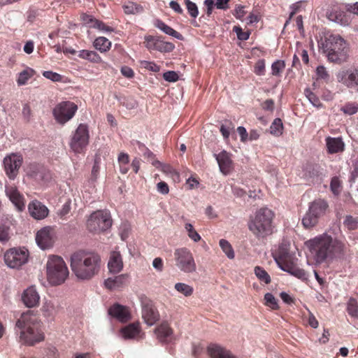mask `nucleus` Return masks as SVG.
I'll list each match as a JSON object with an SVG mask.
<instances>
[{
	"mask_svg": "<svg viewBox=\"0 0 358 358\" xmlns=\"http://www.w3.org/2000/svg\"><path fill=\"white\" fill-rule=\"evenodd\" d=\"M30 215L36 220H43L48 215V208L38 200H33L28 205Z\"/></svg>",
	"mask_w": 358,
	"mask_h": 358,
	"instance_id": "obj_20",
	"label": "nucleus"
},
{
	"mask_svg": "<svg viewBox=\"0 0 358 358\" xmlns=\"http://www.w3.org/2000/svg\"><path fill=\"white\" fill-rule=\"evenodd\" d=\"M255 274L260 281L266 284H269L271 281L268 273L261 266H257L255 268Z\"/></svg>",
	"mask_w": 358,
	"mask_h": 358,
	"instance_id": "obj_39",
	"label": "nucleus"
},
{
	"mask_svg": "<svg viewBox=\"0 0 358 358\" xmlns=\"http://www.w3.org/2000/svg\"><path fill=\"white\" fill-rule=\"evenodd\" d=\"M346 115H354L358 111V102H348L341 109Z\"/></svg>",
	"mask_w": 358,
	"mask_h": 358,
	"instance_id": "obj_43",
	"label": "nucleus"
},
{
	"mask_svg": "<svg viewBox=\"0 0 358 358\" xmlns=\"http://www.w3.org/2000/svg\"><path fill=\"white\" fill-rule=\"evenodd\" d=\"M264 300L265 306L270 307L273 310H278L279 308L278 300L274 297V296L272 294L266 293L264 295Z\"/></svg>",
	"mask_w": 358,
	"mask_h": 358,
	"instance_id": "obj_45",
	"label": "nucleus"
},
{
	"mask_svg": "<svg viewBox=\"0 0 358 358\" xmlns=\"http://www.w3.org/2000/svg\"><path fill=\"white\" fill-rule=\"evenodd\" d=\"M273 258L282 270L288 268V266L294 262V257L289 252V245L285 243L279 245L273 253Z\"/></svg>",
	"mask_w": 358,
	"mask_h": 358,
	"instance_id": "obj_14",
	"label": "nucleus"
},
{
	"mask_svg": "<svg viewBox=\"0 0 358 358\" xmlns=\"http://www.w3.org/2000/svg\"><path fill=\"white\" fill-rule=\"evenodd\" d=\"M121 73L126 78H131L134 76V72L131 68L124 66L121 68Z\"/></svg>",
	"mask_w": 358,
	"mask_h": 358,
	"instance_id": "obj_64",
	"label": "nucleus"
},
{
	"mask_svg": "<svg viewBox=\"0 0 358 358\" xmlns=\"http://www.w3.org/2000/svg\"><path fill=\"white\" fill-rule=\"evenodd\" d=\"M41 311L45 317H52L55 313V307L51 301H45L41 308Z\"/></svg>",
	"mask_w": 358,
	"mask_h": 358,
	"instance_id": "obj_44",
	"label": "nucleus"
},
{
	"mask_svg": "<svg viewBox=\"0 0 358 358\" xmlns=\"http://www.w3.org/2000/svg\"><path fill=\"white\" fill-rule=\"evenodd\" d=\"M174 259L176 266L182 272L194 273L196 265L192 252L187 248H177L174 251Z\"/></svg>",
	"mask_w": 358,
	"mask_h": 358,
	"instance_id": "obj_8",
	"label": "nucleus"
},
{
	"mask_svg": "<svg viewBox=\"0 0 358 358\" xmlns=\"http://www.w3.org/2000/svg\"><path fill=\"white\" fill-rule=\"evenodd\" d=\"M304 94L308 98L309 101L315 107L321 108L322 104L319 99V97L314 94L310 89L306 88L304 90Z\"/></svg>",
	"mask_w": 358,
	"mask_h": 358,
	"instance_id": "obj_42",
	"label": "nucleus"
},
{
	"mask_svg": "<svg viewBox=\"0 0 358 358\" xmlns=\"http://www.w3.org/2000/svg\"><path fill=\"white\" fill-rule=\"evenodd\" d=\"M285 68V62L282 60H277L276 62H273L271 65L272 75L280 76V74L282 72Z\"/></svg>",
	"mask_w": 358,
	"mask_h": 358,
	"instance_id": "obj_49",
	"label": "nucleus"
},
{
	"mask_svg": "<svg viewBox=\"0 0 358 358\" xmlns=\"http://www.w3.org/2000/svg\"><path fill=\"white\" fill-rule=\"evenodd\" d=\"M343 224L349 230H355L358 228V218L348 215L343 221Z\"/></svg>",
	"mask_w": 358,
	"mask_h": 358,
	"instance_id": "obj_46",
	"label": "nucleus"
},
{
	"mask_svg": "<svg viewBox=\"0 0 358 358\" xmlns=\"http://www.w3.org/2000/svg\"><path fill=\"white\" fill-rule=\"evenodd\" d=\"M327 152L329 154L342 152L345 150V143L340 137L334 138L328 136L325 139Z\"/></svg>",
	"mask_w": 358,
	"mask_h": 358,
	"instance_id": "obj_26",
	"label": "nucleus"
},
{
	"mask_svg": "<svg viewBox=\"0 0 358 358\" xmlns=\"http://www.w3.org/2000/svg\"><path fill=\"white\" fill-rule=\"evenodd\" d=\"M254 72L258 76H263L265 73V61L259 59L255 65Z\"/></svg>",
	"mask_w": 358,
	"mask_h": 358,
	"instance_id": "obj_58",
	"label": "nucleus"
},
{
	"mask_svg": "<svg viewBox=\"0 0 358 358\" xmlns=\"http://www.w3.org/2000/svg\"><path fill=\"white\" fill-rule=\"evenodd\" d=\"M120 334L124 339L139 340L143 338V333L141 331L139 322L131 323L120 329Z\"/></svg>",
	"mask_w": 358,
	"mask_h": 358,
	"instance_id": "obj_19",
	"label": "nucleus"
},
{
	"mask_svg": "<svg viewBox=\"0 0 358 358\" xmlns=\"http://www.w3.org/2000/svg\"><path fill=\"white\" fill-rule=\"evenodd\" d=\"M141 68L145 69L152 72H159L160 70L159 66L157 65L154 62H149L145 60L140 61Z\"/></svg>",
	"mask_w": 358,
	"mask_h": 358,
	"instance_id": "obj_51",
	"label": "nucleus"
},
{
	"mask_svg": "<svg viewBox=\"0 0 358 358\" xmlns=\"http://www.w3.org/2000/svg\"><path fill=\"white\" fill-rule=\"evenodd\" d=\"M347 310L348 313L352 317H355L358 313L357 303L355 299H350L348 303Z\"/></svg>",
	"mask_w": 358,
	"mask_h": 358,
	"instance_id": "obj_57",
	"label": "nucleus"
},
{
	"mask_svg": "<svg viewBox=\"0 0 358 358\" xmlns=\"http://www.w3.org/2000/svg\"><path fill=\"white\" fill-rule=\"evenodd\" d=\"M331 189L334 194H338L341 191L340 181L338 178H333L331 181Z\"/></svg>",
	"mask_w": 358,
	"mask_h": 358,
	"instance_id": "obj_62",
	"label": "nucleus"
},
{
	"mask_svg": "<svg viewBox=\"0 0 358 358\" xmlns=\"http://www.w3.org/2000/svg\"><path fill=\"white\" fill-rule=\"evenodd\" d=\"M306 245L317 264L343 259L348 251V244L344 239L333 238L327 234L308 240Z\"/></svg>",
	"mask_w": 358,
	"mask_h": 358,
	"instance_id": "obj_1",
	"label": "nucleus"
},
{
	"mask_svg": "<svg viewBox=\"0 0 358 358\" xmlns=\"http://www.w3.org/2000/svg\"><path fill=\"white\" fill-rule=\"evenodd\" d=\"M184 2L189 15L196 18L199 15V10L196 3L190 0H184Z\"/></svg>",
	"mask_w": 358,
	"mask_h": 358,
	"instance_id": "obj_47",
	"label": "nucleus"
},
{
	"mask_svg": "<svg viewBox=\"0 0 358 358\" xmlns=\"http://www.w3.org/2000/svg\"><path fill=\"white\" fill-rule=\"evenodd\" d=\"M9 239V228L5 226L0 227V241L6 243Z\"/></svg>",
	"mask_w": 358,
	"mask_h": 358,
	"instance_id": "obj_60",
	"label": "nucleus"
},
{
	"mask_svg": "<svg viewBox=\"0 0 358 358\" xmlns=\"http://www.w3.org/2000/svg\"><path fill=\"white\" fill-rule=\"evenodd\" d=\"M288 268H283V271L289 273L291 275L295 276L296 278L303 280H308V275L305 270L296 267L294 262L288 266Z\"/></svg>",
	"mask_w": 358,
	"mask_h": 358,
	"instance_id": "obj_34",
	"label": "nucleus"
},
{
	"mask_svg": "<svg viewBox=\"0 0 358 358\" xmlns=\"http://www.w3.org/2000/svg\"><path fill=\"white\" fill-rule=\"evenodd\" d=\"M207 352L210 358H236L229 350L217 344L209 345Z\"/></svg>",
	"mask_w": 358,
	"mask_h": 358,
	"instance_id": "obj_28",
	"label": "nucleus"
},
{
	"mask_svg": "<svg viewBox=\"0 0 358 358\" xmlns=\"http://www.w3.org/2000/svg\"><path fill=\"white\" fill-rule=\"evenodd\" d=\"M215 157L220 171L224 175L229 174L233 169V162L230 154L223 150L218 154H215Z\"/></svg>",
	"mask_w": 358,
	"mask_h": 358,
	"instance_id": "obj_24",
	"label": "nucleus"
},
{
	"mask_svg": "<svg viewBox=\"0 0 358 358\" xmlns=\"http://www.w3.org/2000/svg\"><path fill=\"white\" fill-rule=\"evenodd\" d=\"M163 78L169 82H176L179 79V76L176 71H169L163 74Z\"/></svg>",
	"mask_w": 358,
	"mask_h": 358,
	"instance_id": "obj_59",
	"label": "nucleus"
},
{
	"mask_svg": "<svg viewBox=\"0 0 358 358\" xmlns=\"http://www.w3.org/2000/svg\"><path fill=\"white\" fill-rule=\"evenodd\" d=\"M234 129V126L231 122H227L225 124H222L220 127V132L222 133L224 139H228L230 135V131Z\"/></svg>",
	"mask_w": 358,
	"mask_h": 358,
	"instance_id": "obj_53",
	"label": "nucleus"
},
{
	"mask_svg": "<svg viewBox=\"0 0 358 358\" xmlns=\"http://www.w3.org/2000/svg\"><path fill=\"white\" fill-rule=\"evenodd\" d=\"M274 217L275 214L271 209L261 208L250 217L248 222V229L257 238H266L273 233Z\"/></svg>",
	"mask_w": 358,
	"mask_h": 358,
	"instance_id": "obj_5",
	"label": "nucleus"
},
{
	"mask_svg": "<svg viewBox=\"0 0 358 358\" xmlns=\"http://www.w3.org/2000/svg\"><path fill=\"white\" fill-rule=\"evenodd\" d=\"M123 8L124 13L127 14H136L142 10L141 6L133 2H129L127 5H124Z\"/></svg>",
	"mask_w": 358,
	"mask_h": 358,
	"instance_id": "obj_50",
	"label": "nucleus"
},
{
	"mask_svg": "<svg viewBox=\"0 0 358 358\" xmlns=\"http://www.w3.org/2000/svg\"><path fill=\"white\" fill-rule=\"evenodd\" d=\"M55 240V231L51 227H45L39 230L36 236L38 245L45 250L51 248Z\"/></svg>",
	"mask_w": 358,
	"mask_h": 358,
	"instance_id": "obj_16",
	"label": "nucleus"
},
{
	"mask_svg": "<svg viewBox=\"0 0 358 358\" xmlns=\"http://www.w3.org/2000/svg\"><path fill=\"white\" fill-rule=\"evenodd\" d=\"M29 251L23 248H13L7 250L4 255L6 264L10 268H18L27 263Z\"/></svg>",
	"mask_w": 358,
	"mask_h": 358,
	"instance_id": "obj_10",
	"label": "nucleus"
},
{
	"mask_svg": "<svg viewBox=\"0 0 358 358\" xmlns=\"http://www.w3.org/2000/svg\"><path fill=\"white\" fill-rule=\"evenodd\" d=\"M144 43L149 50H157L164 53L171 52L175 48L173 43L164 41L160 37L152 36H145Z\"/></svg>",
	"mask_w": 358,
	"mask_h": 358,
	"instance_id": "obj_15",
	"label": "nucleus"
},
{
	"mask_svg": "<svg viewBox=\"0 0 358 358\" xmlns=\"http://www.w3.org/2000/svg\"><path fill=\"white\" fill-rule=\"evenodd\" d=\"M154 25L167 35L171 36L179 40L183 39V36L180 33L165 24L161 20H156L154 22Z\"/></svg>",
	"mask_w": 358,
	"mask_h": 358,
	"instance_id": "obj_31",
	"label": "nucleus"
},
{
	"mask_svg": "<svg viewBox=\"0 0 358 358\" xmlns=\"http://www.w3.org/2000/svg\"><path fill=\"white\" fill-rule=\"evenodd\" d=\"M78 56L83 59H86L92 63L100 64L102 62L101 56L95 51L82 50L78 52Z\"/></svg>",
	"mask_w": 358,
	"mask_h": 358,
	"instance_id": "obj_32",
	"label": "nucleus"
},
{
	"mask_svg": "<svg viewBox=\"0 0 358 358\" xmlns=\"http://www.w3.org/2000/svg\"><path fill=\"white\" fill-rule=\"evenodd\" d=\"M185 228L187 231L188 236L194 242H198L201 240V236L194 229V227L190 223H186Z\"/></svg>",
	"mask_w": 358,
	"mask_h": 358,
	"instance_id": "obj_48",
	"label": "nucleus"
},
{
	"mask_svg": "<svg viewBox=\"0 0 358 358\" xmlns=\"http://www.w3.org/2000/svg\"><path fill=\"white\" fill-rule=\"evenodd\" d=\"M108 314L120 322L125 323L131 320V313L127 307L115 303L108 309Z\"/></svg>",
	"mask_w": 358,
	"mask_h": 358,
	"instance_id": "obj_17",
	"label": "nucleus"
},
{
	"mask_svg": "<svg viewBox=\"0 0 358 358\" xmlns=\"http://www.w3.org/2000/svg\"><path fill=\"white\" fill-rule=\"evenodd\" d=\"M42 75L47 79H49L53 82H62V76L51 71H44L42 73Z\"/></svg>",
	"mask_w": 358,
	"mask_h": 358,
	"instance_id": "obj_55",
	"label": "nucleus"
},
{
	"mask_svg": "<svg viewBox=\"0 0 358 358\" xmlns=\"http://www.w3.org/2000/svg\"><path fill=\"white\" fill-rule=\"evenodd\" d=\"M6 194L19 211L25 208V201L23 195L13 185L6 186Z\"/></svg>",
	"mask_w": 358,
	"mask_h": 358,
	"instance_id": "obj_18",
	"label": "nucleus"
},
{
	"mask_svg": "<svg viewBox=\"0 0 358 358\" xmlns=\"http://www.w3.org/2000/svg\"><path fill=\"white\" fill-rule=\"evenodd\" d=\"M330 76L324 66H319L316 69V80L317 81H322L328 83Z\"/></svg>",
	"mask_w": 358,
	"mask_h": 358,
	"instance_id": "obj_40",
	"label": "nucleus"
},
{
	"mask_svg": "<svg viewBox=\"0 0 358 358\" xmlns=\"http://www.w3.org/2000/svg\"><path fill=\"white\" fill-rule=\"evenodd\" d=\"M327 16L329 20L339 23L342 25H346L349 23V18L345 13L340 9L337 6H334L327 11Z\"/></svg>",
	"mask_w": 358,
	"mask_h": 358,
	"instance_id": "obj_25",
	"label": "nucleus"
},
{
	"mask_svg": "<svg viewBox=\"0 0 358 358\" xmlns=\"http://www.w3.org/2000/svg\"><path fill=\"white\" fill-rule=\"evenodd\" d=\"M16 327L20 330V341L27 345H34L45 339L42 322L34 310L23 313L16 322Z\"/></svg>",
	"mask_w": 358,
	"mask_h": 358,
	"instance_id": "obj_3",
	"label": "nucleus"
},
{
	"mask_svg": "<svg viewBox=\"0 0 358 358\" xmlns=\"http://www.w3.org/2000/svg\"><path fill=\"white\" fill-rule=\"evenodd\" d=\"M100 158L96 157L94 159V165L92 169L90 180L92 181H96L98 178V176L100 171Z\"/></svg>",
	"mask_w": 358,
	"mask_h": 358,
	"instance_id": "obj_54",
	"label": "nucleus"
},
{
	"mask_svg": "<svg viewBox=\"0 0 358 358\" xmlns=\"http://www.w3.org/2000/svg\"><path fill=\"white\" fill-rule=\"evenodd\" d=\"M219 244L222 251L225 253L229 259H233L235 257L234 249L228 241L225 239H221L220 240Z\"/></svg>",
	"mask_w": 358,
	"mask_h": 358,
	"instance_id": "obj_37",
	"label": "nucleus"
},
{
	"mask_svg": "<svg viewBox=\"0 0 358 358\" xmlns=\"http://www.w3.org/2000/svg\"><path fill=\"white\" fill-rule=\"evenodd\" d=\"M283 124L281 119L275 118L270 126V132L275 136H280L282 134Z\"/></svg>",
	"mask_w": 358,
	"mask_h": 358,
	"instance_id": "obj_38",
	"label": "nucleus"
},
{
	"mask_svg": "<svg viewBox=\"0 0 358 358\" xmlns=\"http://www.w3.org/2000/svg\"><path fill=\"white\" fill-rule=\"evenodd\" d=\"M319 47L332 62L342 63L348 59V43L338 34H327L319 42Z\"/></svg>",
	"mask_w": 358,
	"mask_h": 358,
	"instance_id": "obj_4",
	"label": "nucleus"
},
{
	"mask_svg": "<svg viewBox=\"0 0 358 358\" xmlns=\"http://www.w3.org/2000/svg\"><path fill=\"white\" fill-rule=\"evenodd\" d=\"M233 31L236 34L237 38L240 41L248 40L250 35V31H243L241 27L237 26L234 27Z\"/></svg>",
	"mask_w": 358,
	"mask_h": 358,
	"instance_id": "obj_56",
	"label": "nucleus"
},
{
	"mask_svg": "<svg viewBox=\"0 0 358 358\" xmlns=\"http://www.w3.org/2000/svg\"><path fill=\"white\" fill-rule=\"evenodd\" d=\"M102 266L101 256L95 252L80 250L71 256V268L77 278L89 280L98 275Z\"/></svg>",
	"mask_w": 358,
	"mask_h": 358,
	"instance_id": "obj_2",
	"label": "nucleus"
},
{
	"mask_svg": "<svg viewBox=\"0 0 358 358\" xmlns=\"http://www.w3.org/2000/svg\"><path fill=\"white\" fill-rule=\"evenodd\" d=\"M36 74V71L30 67H26L23 71L19 73L16 82L18 86L24 85L28 80Z\"/></svg>",
	"mask_w": 358,
	"mask_h": 358,
	"instance_id": "obj_33",
	"label": "nucleus"
},
{
	"mask_svg": "<svg viewBox=\"0 0 358 358\" xmlns=\"http://www.w3.org/2000/svg\"><path fill=\"white\" fill-rule=\"evenodd\" d=\"M90 27L105 32L114 31V29L113 27L106 24L103 22L99 20L94 21V24L90 25Z\"/></svg>",
	"mask_w": 358,
	"mask_h": 358,
	"instance_id": "obj_52",
	"label": "nucleus"
},
{
	"mask_svg": "<svg viewBox=\"0 0 358 358\" xmlns=\"http://www.w3.org/2000/svg\"><path fill=\"white\" fill-rule=\"evenodd\" d=\"M78 110V106L70 101L57 103L52 110L53 116L59 124H64L73 118Z\"/></svg>",
	"mask_w": 358,
	"mask_h": 358,
	"instance_id": "obj_9",
	"label": "nucleus"
},
{
	"mask_svg": "<svg viewBox=\"0 0 358 358\" xmlns=\"http://www.w3.org/2000/svg\"><path fill=\"white\" fill-rule=\"evenodd\" d=\"M157 189L162 194H167L169 192V185L164 181H161L157 184Z\"/></svg>",
	"mask_w": 358,
	"mask_h": 358,
	"instance_id": "obj_63",
	"label": "nucleus"
},
{
	"mask_svg": "<svg viewBox=\"0 0 358 358\" xmlns=\"http://www.w3.org/2000/svg\"><path fill=\"white\" fill-rule=\"evenodd\" d=\"M336 79L347 88L358 91V66L342 69L337 73Z\"/></svg>",
	"mask_w": 358,
	"mask_h": 358,
	"instance_id": "obj_12",
	"label": "nucleus"
},
{
	"mask_svg": "<svg viewBox=\"0 0 358 358\" xmlns=\"http://www.w3.org/2000/svg\"><path fill=\"white\" fill-rule=\"evenodd\" d=\"M128 280V274H121L114 278H108L105 280L104 285L109 289H117L125 286Z\"/></svg>",
	"mask_w": 358,
	"mask_h": 358,
	"instance_id": "obj_27",
	"label": "nucleus"
},
{
	"mask_svg": "<svg viewBox=\"0 0 358 358\" xmlns=\"http://www.w3.org/2000/svg\"><path fill=\"white\" fill-rule=\"evenodd\" d=\"M108 267L109 271L113 273H117L122 270L123 262L120 252L113 251L110 253Z\"/></svg>",
	"mask_w": 358,
	"mask_h": 358,
	"instance_id": "obj_29",
	"label": "nucleus"
},
{
	"mask_svg": "<svg viewBox=\"0 0 358 358\" xmlns=\"http://www.w3.org/2000/svg\"><path fill=\"white\" fill-rule=\"evenodd\" d=\"M70 210H71L70 203H66L62 206V208L59 210L58 215L61 219L66 220L67 217V215L70 213Z\"/></svg>",
	"mask_w": 358,
	"mask_h": 358,
	"instance_id": "obj_61",
	"label": "nucleus"
},
{
	"mask_svg": "<svg viewBox=\"0 0 358 358\" xmlns=\"http://www.w3.org/2000/svg\"><path fill=\"white\" fill-rule=\"evenodd\" d=\"M318 222V217L311 213V211L308 210V212L306 214L302 220V224L305 228L309 229L314 227Z\"/></svg>",
	"mask_w": 358,
	"mask_h": 358,
	"instance_id": "obj_36",
	"label": "nucleus"
},
{
	"mask_svg": "<svg viewBox=\"0 0 358 358\" xmlns=\"http://www.w3.org/2000/svg\"><path fill=\"white\" fill-rule=\"evenodd\" d=\"M47 280L52 285H60L68 278L69 271L64 260L59 256L52 255L47 262Z\"/></svg>",
	"mask_w": 358,
	"mask_h": 358,
	"instance_id": "obj_6",
	"label": "nucleus"
},
{
	"mask_svg": "<svg viewBox=\"0 0 358 358\" xmlns=\"http://www.w3.org/2000/svg\"><path fill=\"white\" fill-rule=\"evenodd\" d=\"M93 45L97 50L103 53L110 49L112 43L107 38L99 36L94 40Z\"/></svg>",
	"mask_w": 358,
	"mask_h": 358,
	"instance_id": "obj_35",
	"label": "nucleus"
},
{
	"mask_svg": "<svg viewBox=\"0 0 358 358\" xmlns=\"http://www.w3.org/2000/svg\"><path fill=\"white\" fill-rule=\"evenodd\" d=\"M89 130L86 124H80L70 142V147L76 153H81L89 143Z\"/></svg>",
	"mask_w": 358,
	"mask_h": 358,
	"instance_id": "obj_11",
	"label": "nucleus"
},
{
	"mask_svg": "<svg viewBox=\"0 0 358 358\" xmlns=\"http://www.w3.org/2000/svg\"><path fill=\"white\" fill-rule=\"evenodd\" d=\"M328 203L323 199L315 200L309 206L311 213L315 215L318 218L324 215L328 208Z\"/></svg>",
	"mask_w": 358,
	"mask_h": 358,
	"instance_id": "obj_30",
	"label": "nucleus"
},
{
	"mask_svg": "<svg viewBox=\"0 0 358 358\" xmlns=\"http://www.w3.org/2000/svg\"><path fill=\"white\" fill-rule=\"evenodd\" d=\"M111 225V217L110 213L106 210H97L92 213L87 222V229L95 234L107 230Z\"/></svg>",
	"mask_w": 358,
	"mask_h": 358,
	"instance_id": "obj_7",
	"label": "nucleus"
},
{
	"mask_svg": "<svg viewBox=\"0 0 358 358\" xmlns=\"http://www.w3.org/2000/svg\"><path fill=\"white\" fill-rule=\"evenodd\" d=\"M142 317L145 322L151 326L154 324L159 319L157 310L154 308L151 301H144L142 304Z\"/></svg>",
	"mask_w": 358,
	"mask_h": 358,
	"instance_id": "obj_22",
	"label": "nucleus"
},
{
	"mask_svg": "<svg viewBox=\"0 0 358 358\" xmlns=\"http://www.w3.org/2000/svg\"><path fill=\"white\" fill-rule=\"evenodd\" d=\"M22 157L20 155L12 153L6 156L3 159V165L6 174L14 180L19 173V169L22 164Z\"/></svg>",
	"mask_w": 358,
	"mask_h": 358,
	"instance_id": "obj_13",
	"label": "nucleus"
},
{
	"mask_svg": "<svg viewBox=\"0 0 358 358\" xmlns=\"http://www.w3.org/2000/svg\"><path fill=\"white\" fill-rule=\"evenodd\" d=\"M175 289L185 296H189L193 294L194 289L192 286L182 282L175 285Z\"/></svg>",
	"mask_w": 358,
	"mask_h": 358,
	"instance_id": "obj_41",
	"label": "nucleus"
},
{
	"mask_svg": "<svg viewBox=\"0 0 358 358\" xmlns=\"http://www.w3.org/2000/svg\"><path fill=\"white\" fill-rule=\"evenodd\" d=\"M155 333L162 343H169L173 339V330L168 322H162L158 325L155 330Z\"/></svg>",
	"mask_w": 358,
	"mask_h": 358,
	"instance_id": "obj_23",
	"label": "nucleus"
},
{
	"mask_svg": "<svg viewBox=\"0 0 358 358\" xmlns=\"http://www.w3.org/2000/svg\"><path fill=\"white\" fill-rule=\"evenodd\" d=\"M22 301L28 308H34L39 305L40 296L35 286H30L24 290L22 294Z\"/></svg>",
	"mask_w": 358,
	"mask_h": 358,
	"instance_id": "obj_21",
	"label": "nucleus"
}]
</instances>
